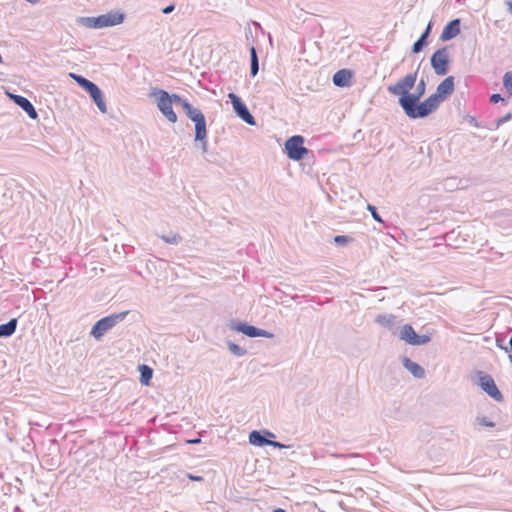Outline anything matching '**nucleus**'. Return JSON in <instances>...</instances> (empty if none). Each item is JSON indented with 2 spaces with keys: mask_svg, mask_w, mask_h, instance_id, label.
<instances>
[{
  "mask_svg": "<svg viewBox=\"0 0 512 512\" xmlns=\"http://www.w3.org/2000/svg\"><path fill=\"white\" fill-rule=\"evenodd\" d=\"M14 512H23V510L19 506H15Z\"/></svg>",
  "mask_w": 512,
  "mask_h": 512,
  "instance_id": "49530a36",
  "label": "nucleus"
},
{
  "mask_svg": "<svg viewBox=\"0 0 512 512\" xmlns=\"http://www.w3.org/2000/svg\"><path fill=\"white\" fill-rule=\"evenodd\" d=\"M18 319L12 318L7 323L0 324V338L12 336L17 329Z\"/></svg>",
  "mask_w": 512,
  "mask_h": 512,
  "instance_id": "412c9836",
  "label": "nucleus"
},
{
  "mask_svg": "<svg viewBox=\"0 0 512 512\" xmlns=\"http://www.w3.org/2000/svg\"><path fill=\"white\" fill-rule=\"evenodd\" d=\"M462 125H469L473 127H479V123L477 122V119L474 116L471 115H464L461 121Z\"/></svg>",
  "mask_w": 512,
  "mask_h": 512,
  "instance_id": "473e14b6",
  "label": "nucleus"
},
{
  "mask_svg": "<svg viewBox=\"0 0 512 512\" xmlns=\"http://www.w3.org/2000/svg\"><path fill=\"white\" fill-rule=\"evenodd\" d=\"M418 334L410 324H405L399 333V338L410 345H414Z\"/></svg>",
  "mask_w": 512,
  "mask_h": 512,
  "instance_id": "aec40b11",
  "label": "nucleus"
},
{
  "mask_svg": "<svg viewBox=\"0 0 512 512\" xmlns=\"http://www.w3.org/2000/svg\"><path fill=\"white\" fill-rule=\"evenodd\" d=\"M430 64L436 75L445 76L449 72L451 64L448 46L436 49L430 57Z\"/></svg>",
  "mask_w": 512,
  "mask_h": 512,
  "instance_id": "0eeeda50",
  "label": "nucleus"
},
{
  "mask_svg": "<svg viewBox=\"0 0 512 512\" xmlns=\"http://www.w3.org/2000/svg\"><path fill=\"white\" fill-rule=\"evenodd\" d=\"M84 91L89 94L92 101L102 113L107 111L104 93L97 84H95L93 81L90 82Z\"/></svg>",
  "mask_w": 512,
  "mask_h": 512,
  "instance_id": "ddd939ff",
  "label": "nucleus"
},
{
  "mask_svg": "<svg viewBox=\"0 0 512 512\" xmlns=\"http://www.w3.org/2000/svg\"><path fill=\"white\" fill-rule=\"evenodd\" d=\"M512 120V113L508 112L504 116L498 117L493 121V124L496 128H499L501 125L506 123L507 121Z\"/></svg>",
  "mask_w": 512,
  "mask_h": 512,
  "instance_id": "c9c22d12",
  "label": "nucleus"
},
{
  "mask_svg": "<svg viewBox=\"0 0 512 512\" xmlns=\"http://www.w3.org/2000/svg\"><path fill=\"white\" fill-rule=\"evenodd\" d=\"M509 346H510L509 360L512 363V336L509 339Z\"/></svg>",
  "mask_w": 512,
  "mask_h": 512,
  "instance_id": "a18cd8bd",
  "label": "nucleus"
},
{
  "mask_svg": "<svg viewBox=\"0 0 512 512\" xmlns=\"http://www.w3.org/2000/svg\"><path fill=\"white\" fill-rule=\"evenodd\" d=\"M333 456H334V457H336V458L343 457V455H342V454H333Z\"/></svg>",
  "mask_w": 512,
  "mask_h": 512,
  "instance_id": "09e8293b",
  "label": "nucleus"
},
{
  "mask_svg": "<svg viewBox=\"0 0 512 512\" xmlns=\"http://www.w3.org/2000/svg\"><path fill=\"white\" fill-rule=\"evenodd\" d=\"M228 98L230 99L233 111L236 114V116L239 117L247 125L255 126V118L251 114L250 110L248 109L246 103L242 100V98L233 92L228 94Z\"/></svg>",
  "mask_w": 512,
  "mask_h": 512,
  "instance_id": "1a4fd4ad",
  "label": "nucleus"
},
{
  "mask_svg": "<svg viewBox=\"0 0 512 512\" xmlns=\"http://www.w3.org/2000/svg\"><path fill=\"white\" fill-rule=\"evenodd\" d=\"M181 108L186 117L194 123V128H207L206 118L203 112L194 107L187 99L183 98Z\"/></svg>",
  "mask_w": 512,
  "mask_h": 512,
  "instance_id": "9b49d317",
  "label": "nucleus"
},
{
  "mask_svg": "<svg viewBox=\"0 0 512 512\" xmlns=\"http://www.w3.org/2000/svg\"><path fill=\"white\" fill-rule=\"evenodd\" d=\"M9 98L18 106L20 107L23 111H25L27 113V115L31 118V119H36L37 116H38V113L34 107V105L31 103V101L22 96V95H18V94H13V93H9Z\"/></svg>",
  "mask_w": 512,
  "mask_h": 512,
  "instance_id": "dca6fc26",
  "label": "nucleus"
},
{
  "mask_svg": "<svg viewBox=\"0 0 512 512\" xmlns=\"http://www.w3.org/2000/svg\"><path fill=\"white\" fill-rule=\"evenodd\" d=\"M476 422L479 425L484 426V427H489V428L495 427V423L493 421H491L490 419H488L486 416H477Z\"/></svg>",
  "mask_w": 512,
  "mask_h": 512,
  "instance_id": "f704fd0d",
  "label": "nucleus"
},
{
  "mask_svg": "<svg viewBox=\"0 0 512 512\" xmlns=\"http://www.w3.org/2000/svg\"><path fill=\"white\" fill-rule=\"evenodd\" d=\"M207 131L208 130H195V145L201 147L203 152H206L207 147Z\"/></svg>",
  "mask_w": 512,
  "mask_h": 512,
  "instance_id": "393cba45",
  "label": "nucleus"
},
{
  "mask_svg": "<svg viewBox=\"0 0 512 512\" xmlns=\"http://www.w3.org/2000/svg\"><path fill=\"white\" fill-rule=\"evenodd\" d=\"M433 21L430 20L424 29V31L421 33L420 37L413 43L412 45V53L418 54L424 50L429 44V37L432 32L433 28Z\"/></svg>",
  "mask_w": 512,
  "mask_h": 512,
  "instance_id": "a211bd4d",
  "label": "nucleus"
},
{
  "mask_svg": "<svg viewBox=\"0 0 512 512\" xmlns=\"http://www.w3.org/2000/svg\"><path fill=\"white\" fill-rule=\"evenodd\" d=\"M510 98H504L500 93H493L491 96H490V102L493 103V104H497L499 102H502L504 104H508V101H509Z\"/></svg>",
  "mask_w": 512,
  "mask_h": 512,
  "instance_id": "e433bc0d",
  "label": "nucleus"
},
{
  "mask_svg": "<svg viewBox=\"0 0 512 512\" xmlns=\"http://www.w3.org/2000/svg\"><path fill=\"white\" fill-rule=\"evenodd\" d=\"M353 77L354 72L351 69L343 68L334 73L332 82L336 87L346 88L351 86Z\"/></svg>",
  "mask_w": 512,
  "mask_h": 512,
  "instance_id": "f3484780",
  "label": "nucleus"
},
{
  "mask_svg": "<svg viewBox=\"0 0 512 512\" xmlns=\"http://www.w3.org/2000/svg\"><path fill=\"white\" fill-rule=\"evenodd\" d=\"M68 76L73 79L83 90L92 82L83 75L70 72Z\"/></svg>",
  "mask_w": 512,
  "mask_h": 512,
  "instance_id": "c85d7f7f",
  "label": "nucleus"
},
{
  "mask_svg": "<svg viewBox=\"0 0 512 512\" xmlns=\"http://www.w3.org/2000/svg\"><path fill=\"white\" fill-rule=\"evenodd\" d=\"M455 89V78L454 76H447L444 80H442L437 88L436 92L431 94L430 97L435 101L437 106L445 101L449 96H451Z\"/></svg>",
  "mask_w": 512,
  "mask_h": 512,
  "instance_id": "9d476101",
  "label": "nucleus"
},
{
  "mask_svg": "<svg viewBox=\"0 0 512 512\" xmlns=\"http://www.w3.org/2000/svg\"><path fill=\"white\" fill-rule=\"evenodd\" d=\"M150 97L155 100L157 108L169 122L175 123L177 121V115L173 110V106L181 107L183 102L182 96L176 93H169L164 89L153 88Z\"/></svg>",
  "mask_w": 512,
  "mask_h": 512,
  "instance_id": "f257e3e1",
  "label": "nucleus"
},
{
  "mask_svg": "<svg viewBox=\"0 0 512 512\" xmlns=\"http://www.w3.org/2000/svg\"><path fill=\"white\" fill-rule=\"evenodd\" d=\"M274 433L268 430H253L249 433V443L256 447L268 446L271 439H274Z\"/></svg>",
  "mask_w": 512,
  "mask_h": 512,
  "instance_id": "4468645a",
  "label": "nucleus"
},
{
  "mask_svg": "<svg viewBox=\"0 0 512 512\" xmlns=\"http://www.w3.org/2000/svg\"><path fill=\"white\" fill-rule=\"evenodd\" d=\"M494 25H495V26H497V27H499V28H501V27L499 26V21H495Z\"/></svg>",
  "mask_w": 512,
  "mask_h": 512,
  "instance_id": "8fccbe9b",
  "label": "nucleus"
},
{
  "mask_svg": "<svg viewBox=\"0 0 512 512\" xmlns=\"http://www.w3.org/2000/svg\"><path fill=\"white\" fill-rule=\"evenodd\" d=\"M160 239H162L167 244L178 245L182 241V237L180 234L175 232H170L169 234L158 235Z\"/></svg>",
  "mask_w": 512,
  "mask_h": 512,
  "instance_id": "a878e982",
  "label": "nucleus"
},
{
  "mask_svg": "<svg viewBox=\"0 0 512 512\" xmlns=\"http://www.w3.org/2000/svg\"><path fill=\"white\" fill-rule=\"evenodd\" d=\"M304 142L305 139L302 135H293L285 141L284 152L290 160L301 161L309 153Z\"/></svg>",
  "mask_w": 512,
  "mask_h": 512,
  "instance_id": "423d86ee",
  "label": "nucleus"
},
{
  "mask_svg": "<svg viewBox=\"0 0 512 512\" xmlns=\"http://www.w3.org/2000/svg\"><path fill=\"white\" fill-rule=\"evenodd\" d=\"M503 87L508 93V98H512V71H507L502 78Z\"/></svg>",
  "mask_w": 512,
  "mask_h": 512,
  "instance_id": "cd10ccee",
  "label": "nucleus"
},
{
  "mask_svg": "<svg viewBox=\"0 0 512 512\" xmlns=\"http://www.w3.org/2000/svg\"><path fill=\"white\" fill-rule=\"evenodd\" d=\"M402 364L415 378L422 379L425 376V369L408 357H403Z\"/></svg>",
  "mask_w": 512,
  "mask_h": 512,
  "instance_id": "6ab92c4d",
  "label": "nucleus"
},
{
  "mask_svg": "<svg viewBox=\"0 0 512 512\" xmlns=\"http://www.w3.org/2000/svg\"><path fill=\"white\" fill-rule=\"evenodd\" d=\"M228 326L231 330L242 333L250 338H256V337L273 338L274 337L273 333H271L267 330L258 328L254 325H250L247 322L232 320V321H230Z\"/></svg>",
  "mask_w": 512,
  "mask_h": 512,
  "instance_id": "6e6552de",
  "label": "nucleus"
},
{
  "mask_svg": "<svg viewBox=\"0 0 512 512\" xmlns=\"http://www.w3.org/2000/svg\"><path fill=\"white\" fill-rule=\"evenodd\" d=\"M352 241V238L347 235H336L334 237V243L338 246H345Z\"/></svg>",
  "mask_w": 512,
  "mask_h": 512,
  "instance_id": "72a5a7b5",
  "label": "nucleus"
},
{
  "mask_svg": "<svg viewBox=\"0 0 512 512\" xmlns=\"http://www.w3.org/2000/svg\"><path fill=\"white\" fill-rule=\"evenodd\" d=\"M430 340H431V338L429 335H419L418 334V337L416 338L413 346H420V345L427 344Z\"/></svg>",
  "mask_w": 512,
  "mask_h": 512,
  "instance_id": "4c0bfd02",
  "label": "nucleus"
},
{
  "mask_svg": "<svg viewBox=\"0 0 512 512\" xmlns=\"http://www.w3.org/2000/svg\"><path fill=\"white\" fill-rule=\"evenodd\" d=\"M479 386L495 401H502L503 395L495 384L494 379L489 374L481 375L479 378Z\"/></svg>",
  "mask_w": 512,
  "mask_h": 512,
  "instance_id": "f8f14e48",
  "label": "nucleus"
},
{
  "mask_svg": "<svg viewBox=\"0 0 512 512\" xmlns=\"http://www.w3.org/2000/svg\"><path fill=\"white\" fill-rule=\"evenodd\" d=\"M399 106L410 119L425 118L438 109L437 104L430 96L423 101H421V98L411 97Z\"/></svg>",
  "mask_w": 512,
  "mask_h": 512,
  "instance_id": "7ed1b4c3",
  "label": "nucleus"
},
{
  "mask_svg": "<svg viewBox=\"0 0 512 512\" xmlns=\"http://www.w3.org/2000/svg\"><path fill=\"white\" fill-rule=\"evenodd\" d=\"M427 82L424 77H421L418 81L416 89L412 92V98H422L426 93Z\"/></svg>",
  "mask_w": 512,
  "mask_h": 512,
  "instance_id": "bb28decb",
  "label": "nucleus"
},
{
  "mask_svg": "<svg viewBox=\"0 0 512 512\" xmlns=\"http://www.w3.org/2000/svg\"><path fill=\"white\" fill-rule=\"evenodd\" d=\"M140 371V383L142 385H149L153 376V369L148 365L142 364L139 366Z\"/></svg>",
  "mask_w": 512,
  "mask_h": 512,
  "instance_id": "b1692460",
  "label": "nucleus"
},
{
  "mask_svg": "<svg viewBox=\"0 0 512 512\" xmlns=\"http://www.w3.org/2000/svg\"><path fill=\"white\" fill-rule=\"evenodd\" d=\"M227 346H228L229 351L237 357H242L247 354L246 349L240 347L238 344H236L232 341H227Z\"/></svg>",
  "mask_w": 512,
  "mask_h": 512,
  "instance_id": "c756f323",
  "label": "nucleus"
},
{
  "mask_svg": "<svg viewBox=\"0 0 512 512\" xmlns=\"http://www.w3.org/2000/svg\"><path fill=\"white\" fill-rule=\"evenodd\" d=\"M505 338L504 337H497L496 338V346L505 352H509L507 345L505 344Z\"/></svg>",
  "mask_w": 512,
  "mask_h": 512,
  "instance_id": "58836bf2",
  "label": "nucleus"
},
{
  "mask_svg": "<svg viewBox=\"0 0 512 512\" xmlns=\"http://www.w3.org/2000/svg\"><path fill=\"white\" fill-rule=\"evenodd\" d=\"M505 4L507 5L508 12L512 14V0H507Z\"/></svg>",
  "mask_w": 512,
  "mask_h": 512,
  "instance_id": "c03bdc74",
  "label": "nucleus"
},
{
  "mask_svg": "<svg viewBox=\"0 0 512 512\" xmlns=\"http://www.w3.org/2000/svg\"><path fill=\"white\" fill-rule=\"evenodd\" d=\"M127 314L128 311H123L99 319L92 326L90 335L93 336L96 340H101L105 333L115 327L119 322L123 321Z\"/></svg>",
  "mask_w": 512,
  "mask_h": 512,
  "instance_id": "39448f33",
  "label": "nucleus"
},
{
  "mask_svg": "<svg viewBox=\"0 0 512 512\" xmlns=\"http://www.w3.org/2000/svg\"><path fill=\"white\" fill-rule=\"evenodd\" d=\"M125 18V13L121 11H111L98 16H80L75 19V23L78 26L89 29H102L119 25L124 22Z\"/></svg>",
  "mask_w": 512,
  "mask_h": 512,
  "instance_id": "f03ea898",
  "label": "nucleus"
},
{
  "mask_svg": "<svg viewBox=\"0 0 512 512\" xmlns=\"http://www.w3.org/2000/svg\"><path fill=\"white\" fill-rule=\"evenodd\" d=\"M367 210L370 212V214H371L372 218H373L376 222H378V223H382V224L384 223V221H383L382 217L380 216V214L378 213L377 208H376L374 205H372V204H368V205H367Z\"/></svg>",
  "mask_w": 512,
  "mask_h": 512,
  "instance_id": "2f4dec72",
  "label": "nucleus"
},
{
  "mask_svg": "<svg viewBox=\"0 0 512 512\" xmlns=\"http://www.w3.org/2000/svg\"><path fill=\"white\" fill-rule=\"evenodd\" d=\"M443 189L449 192L461 189L464 187L462 179L457 177H447L442 182Z\"/></svg>",
  "mask_w": 512,
  "mask_h": 512,
  "instance_id": "4be33fe9",
  "label": "nucleus"
},
{
  "mask_svg": "<svg viewBox=\"0 0 512 512\" xmlns=\"http://www.w3.org/2000/svg\"><path fill=\"white\" fill-rule=\"evenodd\" d=\"M250 53V76L255 77L259 72V58L254 46L249 48Z\"/></svg>",
  "mask_w": 512,
  "mask_h": 512,
  "instance_id": "5701e85b",
  "label": "nucleus"
},
{
  "mask_svg": "<svg viewBox=\"0 0 512 512\" xmlns=\"http://www.w3.org/2000/svg\"><path fill=\"white\" fill-rule=\"evenodd\" d=\"M175 7H176L175 3H170L169 5L163 7L161 9V12L165 15H168L175 10Z\"/></svg>",
  "mask_w": 512,
  "mask_h": 512,
  "instance_id": "ea45409f",
  "label": "nucleus"
},
{
  "mask_svg": "<svg viewBox=\"0 0 512 512\" xmlns=\"http://www.w3.org/2000/svg\"><path fill=\"white\" fill-rule=\"evenodd\" d=\"M273 512H286V511L282 508H276L273 510Z\"/></svg>",
  "mask_w": 512,
  "mask_h": 512,
  "instance_id": "de8ad7c7",
  "label": "nucleus"
},
{
  "mask_svg": "<svg viewBox=\"0 0 512 512\" xmlns=\"http://www.w3.org/2000/svg\"><path fill=\"white\" fill-rule=\"evenodd\" d=\"M268 446H271V447H274V448H278V449H283V448H286L287 446L284 445L283 443L281 442H278V441H275L273 439L270 440V443Z\"/></svg>",
  "mask_w": 512,
  "mask_h": 512,
  "instance_id": "a19ab883",
  "label": "nucleus"
},
{
  "mask_svg": "<svg viewBox=\"0 0 512 512\" xmlns=\"http://www.w3.org/2000/svg\"><path fill=\"white\" fill-rule=\"evenodd\" d=\"M420 65L421 63L418 65L415 72L407 74L395 84H391L387 87V91L390 94L398 96L399 105L408 100L410 96H412V92H410V90L415 86Z\"/></svg>",
  "mask_w": 512,
  "mask_h": 512,
  "instance_id": "20e7f679",
  "label": "nucleus"
},
{
  "mask_svg": "<svg viewBox=\"0 0 512 512\" xmlns=\"http://www.w3.org/2000/svg\"><path fill=\"white\" fill-rule=\"evenodd\" d=\"M187 478L191 481H195V482H202L204 480V477L203 476H200V475H194V474H191V473H188L187 474Z\"/></svg>",
  "mask_w": 512,
  "mask_h": 512,
  "instance_id": "79ce46f5",
  "label": "nucleus"
},
{
  "mask_svg": "<svg viewBox=\"0 0 512 512\" xmlns=\"http://www.w3.org/2000/svg\"><path fill=\"white\" fill-rule=\"evenodd\" d=\"M394 320H395V316L391 315V314L378 315L376 318L377 323H379L383 326H386V327H390L394 323Z\"/></svg>",
  "mask_w": 512,
  "mask_h": 512,
  "instance_id": "7c9ffc66",
  "label": "nucleus"
},
{
  "mask_svg": "<svg viewBox=\"0 0 512 512\" xmlns=\"http://www.w3.org/2000/svg\"><path fill=\"white\" fill-rule=\"evenodd\" d=\"M186 443L191 444V445H197V444L201 443V438L197 437V438H193V439H188V440H186Z\"/></svg>",
  "mask_w": 512,
  "mask_h": 512,
  "instance_id": "37998d69",
  "label": "nucleus"
},
{
  "mask_svg": "<svg viewBox=\"0 0 512 512\" xmlns=\"http://www.w3.org/2000/svg\"><path fill=\"white\" fill-rule=\"evenodd\" d=\"M3 63L2 55L0 54V64Z\"/></svg>",
  "mask_w": 512,
  "mask_h": 512,
  "instance_id": "3c124183",
  "label": "nucleus"
},
{
  "mask_svg": "<svg viewBox=\"0 0 512 512\" xmlns=\"http://www.w3.org/2000/svg\"><path fill=\"white\" fill-rule=\"evenodd\" d=\"M461 32V19L455 18L450 20L443 28L440 40L443 42L450 41L457 37Z\"/></svg>",
  "mask_w": 512,
  "mask_h": 512,
  "instance_id": "2eb2a0df",
  "label": "nucleus"
}]
</instances>
